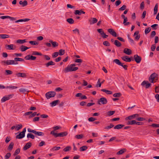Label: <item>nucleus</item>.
<instances>
[{"label":"nucleus","instance_id":"ddd939ff","mask_svg":"<svg viewBox=\"0 0 159 159\" xmlns=\"http://www.w3.org/2000/svg\"><path fill=\"white\" fill-rule=\"evenodd\" d=\"M36 57L32 56H30V55H28L25 57V59L26 60H34L36 59Z\"/></svg>","mask_w":159,"mask_h":159},{"label":"nucleus","instance_id":"4468645a","mask_svg":"<svg viewBox=\"0 0 159 159\" xmlns=\"http://www.w3.org/2000/svg\"><path fill=\"white\" fill-rule=\"evenodd\" d=\"M108 32L113 36L116 37L117 36V34L112 29H109L108 30Z\"/></svg>","mask_w":159,"mask_h":159},{"label":"nucleus","instance_id":"4be33fe9","mask_svg":"<svg viewBox=\"0 0 159 159\" xmlns=\"http://www.w3.org/2000/svg\"><path fill=\"white\" fill-rule=\"evenodd\" d=\"M19 3L20 4L22 5V7H25L27 5V2L26 0H24L23 2L22 1H20Z\"/></svg>","mask_w":159,"mask_h":159},{"label":"nucleus","instance_id":"864d4df0","mask_svg":"<svg viewBox=\"0 0 159 159\" xmlns=\"http://www.w3.org/2000/svg\"><path fill=\"white\" fill-rule=\"evenodd\" d=\"M151 29L150 27H148L147 28H146L145 30V34H147L148 33H149L150 31H151Z\"/></svg>","mask_w":159,"mask_h":159},{"label":"nucleus","instance_id":"5fc2aeb1","mask_svg":"<svg viewBox=\"0 0 159 159\" xmlns=\"http://www.w3.org/2000/svg\"><path fill=\"white\" fill-rule=\"evenodd\" d=\"M20 152V149L19 148L17 149L13 155L16 156Z\"/></svg>","mask_w":159,"mask_h":159},{"label":"nucleus","instance_id":"603ef678","mask_svg":"<svg viewBox=\"0 0 159 159\" xmlns=\"http://www.w3.org/2000/svg\"><path fill=\"white\" fill-rule=\"evenodd\" d=\"M11 154L10 153H7L5 156V159H8L11 157Z\"/></svg>","mask_w":159,"mask_h":159},{"label":"nucleus","instance_id":"680f3d73","mask_svg":"<svg viewBox=\"0 0 159 159\" xmlns=\"http://www.w3.org/2000/svg\"><path fill=\"white\" fill-rule=\"evenodd\" d=\"M32 55H38L39 56H41L42 54L41 53L37 52H33L32 53Z\"/></svg>","mask_w":159,"mask_h":159},{"label":"nucleus","instance_id":"5701e85b","mask_svg":"<svg viewBox=\"0 0 159 159\" xmlns=\"http://www.w3.org/2000/svg\"><path fill=\"white\" fill-rule=\"evenodd\" d=\"M25 136V134L22 133V132H21L19 134L16 136V138L18 139H21L23 138Z\"/></svg>","mask_w":159,"mask_h":159},{"label":"nucleus","instance_id":"393cba45","mask_svg":"<svg viewBox=\"0 0 159 159\" xmlns=\"http://www.w3.org/2000/svg\"><path fill=\"white\" fill-rule=\"evenodd\" d=\"M49 42L51 43L53 47H55L58 46V43L56 41H53L52 40H50Z\"/></svg>","mask_w":159,"mask_h":159},{"label":"nucleus","instance_id":"a211bd4d","mask_svg":"<svg viewBox=\"0 0 159 159\" xmlns=\"http://www.w3.org/2000/svg\"><path fill=\"white\" fill-rule=\"evenodd\" d=\"M123 52L128 55H130L132 53L131 50L128 48H125Z\"/></svg>","mask_w":159,"mask_h":159},{"label":"nucleus","instance_id":"052dcab7","mask_svg":"<svg viewBox=\"0 0 159 159\" xmlns=\"http://www.w3.org/2000/svg\"><path fill=\"white\" fill-rule=\"evenodd\" d=\"M101 83H100V79H99L98 80V82H97V85L96 87H101Z\"/></svg>","mask_w":159,"mask_h":159},{"label":"nucleus","instance_id":"79ce46f5","mask_svg":"<svg viewBox=\"0 0 159 159\" xmlns=\"http://www.w3.org/2000/svg\"><path fill=\"white\" fill-rule=\"evenodd\" d=\"M97 31L101 35H103L104 34V32L102 29H97Z\"/></svg>","mask_w":159,"mask_h":159},{"label":"nucleus","instance_id":"6e6552de","mask_svg":"<svg viewBox=\"0 0 159 159\" xmlns=\"http://www.w3.org/2000/svg\"><path fill=\"white\" fill-rule=\"evenodd\" d=\"M13 95L10 94L7 96L3 97L1 100V102H4L6 101L9 100L10 98L12 97Z\"/></svg>","mask_w":159,"mask_h":159},{"label":"nucleus","instance_id":"2f4dec72","mask_svg":"<svg viewBox=\"0 0 159 159\" xmlns=\"http://www.w3.org/2000/svg\"><path fill=\"white\" fill-rule=\"evenodd\" d=\"M136 121L135 120H130L127 122V124L129 125H133L135 124Z\"/></svg>","mask_w":159,"mask_h":159},{"label":"nucleus","instance_id":"7ed1b4c3","mask_svg":"<svg viewBox=\"0 0 159 159\" xmlns=\"http://www.w3.org/2000/svg\"><path fill=\"white\" fill-rule=\"evenodd\" d=\"M78 68L77 67H74L67 66L65 69L63 71L65 73H66L69 72L75 71L78 70Z\"/></svg>","mask_w":159,"mask_h":159},{"label":"nucleus","instance_id":"13d9d810","mask_svg":"<svg viewBox=\"0 0 159 159\" xmlns=\"http://www.w3.org/2000/svg\"><path fill=\"white\" fill-rule=\"evenodd\" d=\"M114 126V125L112 124H110V125L109 126H106L105 128V129H109L111 128H112Z\"/></svg>","mask_w":159,"mask_h":159},{"label":"nucleus","instance_id":"b1692460","mask_svg":"<svg viewBox=\"0 0 159 159\" xmlns=\"http://www.w3.org/2000/svg\"><path fill=\"white\" fill-rule=\"evenodd\" d=\"M29 48H28L25 46L22 45L20 47V49L22 52H24Z\"/></svg>","mask_w":159,"mask_h":159},{"label":"nucleus","instance_id":"4d7b16f0","mask_svg":"<svg viewBox=\"0 0 159 159\" xmlns=\"http://www.w3.org/2000/svg\"><path fill=\"white\" fill-rule=\"evenodd\" d=\"M103 44L107 46H110V43L107 41H105L103 42Z\"/></svg>","mask_w":159,"mask_h":159},{"label":"nucleus","instance_id":"dca6fc26","mask_svg":"<svg viewBox=\"0 0 159 159\" xmlns=\"http://www.w3.org/2000/svg\"><path fill=\"white\" fill-rule=\"evenodd\" d=\"M32 144L30 142L27 143L23 148V149L24 150H26L30 148Z\"/></svg>","mask_w":159,"mask_h":159},{"label":"nucleus","instance_id":"de8ad7c7","mask_svg":"<svg viewBox=\"0 0 159 159\" xmlns=\"http://www.w3.org/2000/svg\"><path fill=\"white\" fill-rule=\"evenodd\" d=\"M29 43L32 45H37L38 43L36 42L35 41H29Z\"/></svg>","mask_w":159,"mask_h":159},{"label":"nucleus","instance_id":"a878e982","mask_svg":"<svg viewBox=\"0 0 159 159\" xmlns=\"http://www.w3.org/2000/svg\"><path fill=\"white\" fill-rule=\"evenodd\" d=\"M19 90L20 92L25 94L29 92L27 89L24 88H20L19 89Z\"/></svg>","mask_w":159,"mask_h":159},{"label":"nucleus","instance_id":"ea45409f","mask_svg":"<svg viewBox=\"0 0 159 159\" xmlns=\"http://www.w3.org/2000/svg\"><path fill=\"white\" fill-rule=\"evenodd\" d=\"M27 137L28 138H30L33 139L34 138V136L33 134L31 133H28L27 134Z\"/></svg>","mask_w":159,"mask_h":159},{"label":"nucleus","instance_id":"c9c22d12","mask_svg":"<svg viewBox=\"0 0 159 159\" xmlns=\"http://www.w3.org/2000/svg\"><path fill=\"white\" fill-rule=\"evenodd\" d=\"M70 24H72L74 23V20L71 18L67 19L66 20Z\"/></svg>","mask_w":159,"mask_h":159},{"label":"nucleus","instance_id":"8fccbe9b","mask_svg":"<svg viewBox=\"0 0 159 159\" xmlns=\"http://www.w3.org/2000/svg\"><path fill=\"white\" fill-rule=\"evenodd\" d=\"M115 112V111H110L107 112V114L109 116H111L113 115Z\"/></svg>","mask_w":159,"mask_h":159},{"label":"nucleus","instance_id":"1a4fd4ad","mask_svg":"<svg viewBox=\"0 0 159 159\" xmlns=\"http://www.w3.org/2000/svg\"><path fill=\"white\" fill-rule=\"evenodd\" d=\"M139 116V114H135L133 115L129 116L125 118V120H131L133 119L136 118L137 117Z\"/></svg>","mask_w":159,"mask_h":159},{"label":"nucleus","instance_id":"72a5a7b5","mask_svg":"<svg viewBox=\"0 0 159 159\" xmlns=\"http://www.w3.org/2000/svg\"><path fill=\"white\" fill-rule=\"evenodd\" d=\"M158 4L157 3L156 4L154 8V15H155L157 14V12L158 11Z\"/></svg>","mask_w":159,"mask_h":159},{"label":"nucleus","instance_id":"3c124183","mask_svg":"<svg viewBox=\"0 0 159 159\" xmlns=\"http://www.w3.org/2000/svg\"><path fill=\"white\" fill-rule=\"evenodd\" d=\"M121 95L120 93H116L113 94V96L114 97H119Z\"/></svg>","mask_w":159,"mask_h":159},{"label":"nucleus","instance_id":"37998d69","mask_svg":"<svg viewBox=\"0 0 159 159\" xmlns=\"http://www.w3.org/2000/svg\"><path fill=\"white\" fill-rule=\"evenodd\" d=\"M61 148V147H53L51 149V150L52 151H57Z\"/></svg>","mask_w":159,"mask_h":159},{"label":"nucleus","instance_id":"58836bf2","mask_svg":"<svg viewBox=\"0 0 159 159\" xmlns=\"http://www.w3.org/2000/svg\"><path fill=\"white\" fill-rule=\"evenodd\" d=\"M71 149V147L70 146H67L63 149V151L64 152H66L70 150Z\"/></svg>","mask_w":159,"mask_h":159},{"label":"nucleus","instance_id":"09e8293b","mask_svg":"<svg viewBox=\"0 0 159 159\" xmlns=\"http://www.w3.org/2000/svg\"><path fill=\"white\" fill-rule=\"evenodd\" d=\"M65 50L62 49H60L59 51V55L60 56L62 55L65 54Z\"/></svg>","mask_w":159,"mask_h":159},{"label":"nucleus","instance_id":"49530a36","mask_svg":"<svg viewBox=\"0 0 159 159\" xmlns=\"http://www.w3.org/2000/svg\"><path fill=\"white\" fill-rule=\"evenodd\" d=\"M22 125L21 124L18 125L16 126V130L18 131L21 129L22 128Z\"/></svg>","mask_w":159,"mask_h":159},{"label":"nucleus","instance_id":"338daca9","mask_svg":"<svg viewBox=\"0 0 159 159\" xmlns=\"http://www.w3.org/2000/svg\"><path fill=\"white\" fill-rule=\"evenodd\" d=\"M156 48V45L155 44L152 45L151 47V50L152 51H154Z\"/></svg>","mask_w":159,"mask_h":159},{"label":"nucleus","instance_id":"774afa93","mask_svg":"<svg viewBox=\"0 0 159 159\" xmlns=\"http://www.w3.org/2000/svg\"><path fill=\"white\" fill-rule=\"evenodd\" d=\"M121 3V2L120 0H118L116 1L115 3V5L116 6H119Z\"/></svg>","mask_w":159,"mask_h":159},{"label":"nucleus","instance_id":"473e14b6","mask_svg":"<svg viewBox=\"0 0 159 159\" xmlns=\"http://www.w3.org/2000/svg\"><path fill=\"white\" fill-rule=\"evenodd\" d=\"M9 37V36L8 35L5 34H0V38L1 39H5Z\"/></svg>","mask_w":159,"mask_h":159},{"label":"nucleus","instance_id":"f257e3e1","mask_svg":"<svg viewBox=\"0 0 159 159\" xmlns=\"http://www.w3.org/2000/svg\"><path fill=\"white\" fill-rule=\"evenodd\" d=\"M50 134L53 135L56 138H57L66 136L67 135L68 133L66 131H64L59 133H55L54 130H53L51 132Z\"/></svg>","mask_w":159,"mask_h":159},{"label":"nucleus","instance_id":"a18cd8bd","mask_svg":"<svg viewBox=\"0 0 159 159\" xmlns=\"http://www.w3.org/2000/svg\"><path fill=\"white\" fill-rule=\"evenodd\" d=\"M14 59L15 60V61H16V62H17V61H24V60L23 59L19 57H16L14 58Z\"/></svg>","mask_w":159,"mask_h":159},{"label":"nucleus","instance_id":"6ab92c4d","mask_svg":"<svg viewBox=\"0 0 159 159\" xmlns=\"http://www.w3.org/2000/svg\"><path fill=\"white\" fill-rule=\"evenodd\" d=\"M121 59L123 60L126 62H130L131 60L130 58L128 57L127 56L123 57H121Z\"/></svg>","mask_w":159,"mask_h":159},{"label":"nucleus","instance_id":"412c9836","mask_svg":"<svg viewBox=\"0 0 159 159\" xmlns=\"http://www.w3.org/2000/svg\"><path fill=\"white\" fill-rule=\"evenodd\" d=\"M139 34V31H137L135 32L134 34V36H135V39L136 40H138L140 38V35L139 34Z\"/></svg>","mask_w":159,"mask_h":159},{"label":"nucleus","instance_id":"9b49d317","mask_svg":"<svg viewBox=\"0 0 159 159\" xmlns=\"http://www.w3.org/2000/svg\"><path fill=\"white\" fill-rule=\"evenodd\" d=\"M141 85L142 86L145 85L146 88L148 89L150 86L151 85V84L149 83L148 81L144 80L142 83Z\"/></svg>","mask_w":159,"mask_h":159},{"label":"nucleus","instance_id":"2eb2a0df","mask_svg":"<svg viewBox=\"0 0 159 159\" xmlns=\"http://www.w3.org/2000/svg\"><path fill=\"white\" fill-rule=\"evenodd\" d=\"M16 75L18 77L25 78L26 77V74L24 73H18L16 74Z\"/></svg>","mask_w":159,"mask_h":159},{"label":"nucleus","instance_id":"bb28decb","mask_svg":"<svg viewBox=\"0 0 159 159\" xmlns=\"http://www.w3.org/2000/svg\"><path fill=\"white\" fill-rule=\"evenodd\" d=\"M124 126V125L118 124L116 125L114 128L115 129H120Z\"/></svg>","mask_w":159,"mask_h":159},{"label":"nucleus","instance_id":"c85d7f7f","mask_svg":"<svg viewBox=\"0 0 159 159\" xmlns=\"http://www.w3.org/2000/svg\"><path fill=\"white\" fill-rule=\"evenodd\" d=\"M59 102V100H57L52 102L50 103V104L51 106L54 107Z\"/></svg>","mask_w":159,"mask_h":159},{"label":"nucleus","instance_id":"0e129e2a","mask_svg":"<svg viewBox=\"0 0 159 159\" xmlns=\"http://www.w3.org/2000/svg\"><path fill=\"white\" fill-rule=\"evenodd\" d=\"M144 7V2H142L140 4V8L141 9H143Z\"/></svg>","mask_w":159,"mask_h":159},{"label":"nucleus","instance_id":"c03bdc74","mask_svg":"<svg viewBox=\"0 0 159 159\" xmlns=\"http://www.w3.org/2000/svg\"><path fill=\"white\" fill-rule=\"evenodd\" d=\"M83 135L82 134L76 135L75 136V138L77 139H80L83 138Z\"/></svg>","mask_w":159,"mask_h":159},{"label":"nucleus","instance_id":"aec40b11","mask_svg":"<svg viewBox=\"0 0 159 159\" xmlns=\"http://www.w3.org/2000/svg\"><path fill=\"white\" fill-rule=\"evenodd\" d=\"M85 12L82 10H76L75 11L74 14L75 15H80L81 14H85Z\"/></svg>","mask_w":159,"mask_h":159},{"label":"nucleus","instance_id":"9d476101","mask_svg":"<svg viewBox=\"0 0 159 159\" xmlns=\"http://www.w3.org/2000/svg\"><path fill=\"white\" fill-rule=\"evenodd\" d=\"M134 59L135 61L137 63H140L141 60V58L137 54H136L134 56Z\"/></svg>","mask_w":159,"mask_h":159},{"label":"nucleus","instance_id":"f03ea898","mask_svg":"<svg viewBox=\"0 0 159 159\" xmlns=\"http://www.w3.org/2000/svg\"><path fill=\"white\" fill-rule=\"evenodd\" d=\"M1 63L3 65L7 66L11 65H17L18 64V62L15 61V60H8L6 61H3L1 62Z\"/></svg>","mask_w":159,"mask_h":159},{"label":"nucleus","instance_id":"0eeeda50","mask_svg":"<svg viewBox=\"0 0 159 159\" xmlns=\"http://www.w3.org/2000/svg\"><path fill=\"white\" fill-rule=\"evenodd\" d=\"M107 102V99L104 97L101 98L98 101V103L99 105L105 104Z\"/></svg>","mask_w":159,"mask_h":159},{"label":"nucleus","instance_id":"f3484780","mask_svg":"<svg viewBox=\"0 0 159 159\" xmlns=\"http://www.w3.org/2000/svg\"><path fill=\"white\" fill-rule=\"evenodd\" d=\"M89 21L90 22V24L91 25L97 23L98 21V20L95 18H92L89 20Z\"/></svg>","mask_w":159,"mask_h":159},{"label":"nucleus","instance_id":"cd10ccee","mask_svg":"<svg viewBox=\"0 0 159 159\" xmlns=\"http://www.w3.org/2000/svg\"><path fill=\"white\" fill-rule=\"evenodd\" d=\"M114 44L117 47H120L121 45V43L117 40H115Z\"/></svg>","mask_w":159,"mask_h":159},{"label":"nucleus","instance_id":"39448f33","mask_svg":"<svg viewBox=\"0 0 159 159\" xmlns=\"http://www.w3.org/2000/svg\"><path fill=\"white\" fill-rule=\"evenodd\" d=\"M157 75L155 73H153L151 75L150 77L149 78V80L151 83H153L156 82V81L154 80H157V79H156Z\"/></svg>","mask_w":159,"mask_h":159},{"label":"nucleus","instance_id":"a19ab883","mask_svg":"<svg viewBox=\"0 0 159 159\" xmlns=\"http://www.w3.org/2000/svg\"><path fill=\"white\" fill-rule=\"evenodd\" d=\"M88 148L87 146H84L80 148V151H83L86 150Z\"/></svg>","mask_w":159,"mask_h":159},{"label":"nucleus","instance_id":"69168bd1","mask_svg":"<svg viewBox=\"0 0 159 159\" xmlns=\"http://www.w3.org/2000/svg\"><path fill=\"white\" fill-rule=\"evenodd\" d=\"M45 142H44L43 141H42L39 144V146L40 147H41L43 146V145H45Z\"/></svg>","mask_w":159,"mask_h":159},{"label":"nucleus","instance_id":"7c9ffc66","mask_svg":"<svg viewBox=\"0 0 159 159\" xmlns=\"http://www.w3.org/2000/svg\"><path fill=\"white\" fill-rule=\"evenodd\" d=\"M34 134L38 136H43L44 135L43 133L41 132L37 131L35 130Z\"/></svg>","mask_w":159,"mask_h":159},{"label":"nucleus","instance_id":"f8f14e48","mask_svg":"<svg viewBox=\"0 0 159 159\" xmlns=\"http://www.w3.org/2000/svg\"><path fill=\"white\" fill-rule=\"evenodd\" d=\"M5 47L7 49L9 50H14L16 48V46L12 44L10 45L6 44L5 45Z\"/></svg>","mask_w":159,"mask_h":159},{"label":"nucleus","instance_id":"bf43d9fd","mask_svg":"<svg viewBox=\"0 0 159 159\" xmlns=\"http://www.w3.org/2000/svg\"><path fill=\"white\" fill-rule=\"evenodd\" d=\"M136 120L138 121H142L145 120V119L143 117H138L136 118Z\"/></svg>","mask_w":159,"mask_h":159},{"label":"nucleus","instance_id":"20e7f679","mask_svg":"<svg viewBox=\"0 0 159 159\" xmlns=\"http://www.w3.org/2000/svg\"><path fill=\"white\" fill-rule=\"evenodd\" d=\"M113 62L117 65L122 66L125 70H127V66L126 65H123L124 64L122 63L118 59H114L113 60Z\"/></svg>","mask_w":159,"mask_h":159},{"label":"nucleus","instance_id":"423d86ee","mask_svg":"<svg viewBox=\"0 0 159 159\" xmlns=\"http://www.w3.org/2000/svg\"><path fill=\"white\" fill-rule=\"evenodd\" d=\"M56 94L54 91H50L46 93L45 96L47 99H49L51 98L54 97Z\"/></svg>","mask_w":159,"mask_h":159},{"label":"nucleus","instance_id":"c756f323","mask_svg":"<svg viewBox=\"0 0 159 159\" xmlns=\"http://www.w3.org/2000/svg\"><path fill=\"white\" fill-rule=\"evenodd\" d=\"M55 65V63L52 61H50L46 64V67H48L49 66H53Z\"/></svg>","mask_w":159,"mask_h":159},{"label":"nucleus","instance_id":"e2e57ef3","mask_svg":"<svg viewBox=\"0 0 159 159\" xmlns=\"http://www.w3.org/2000/svg\"><path fill=\"white\" fill-rule=\"evenodd\" d=\"M58 55V52H54L52 55V57L53 58H55L57 57Z\"/></svg>","mask_w":159,"mask_h":159},{"label":"nucleus","instance_id":"f704fd0d","mask_svg":"<svg viewBox=\"0 0 159 159\" xmlns=\"http://www.w3.org/2000/svg\"><path fill=\"white\" fill-rule=\"evenodd\" d=\"M14 144L13 142H11L8 148V149L10 151H11L13 148Z\"/></svg>","mask_w":159,"mask_h":159},{"label":"nucleus","instance_id":"6e6d98bb","mask_svg":"<svg viewBox=\"0 0 159 159\" xmlns=\"http://www.w3.org/2000/svg\"><path fill=\"white\" fill-rule=\"evenodd\" d=\"M126 8V6L125 5H123L121 7L119 8V10L122 11L125 10Z\"/></svg>","mask_w":159,"mask_h":159},{"label":"nucleus","instance_id":"4c0bfd02","mask_svg":"<svg viewBox=\"0 0 159 159\" xmlns=\"http://www.w3.org/2000/svg\"><path fill=\"white\" fill-rule=\"evenodd\" d=\"M17 87L15 86H12V85L7 86L6 87H5V88H6V89L9 88V89H17Z\"/></svg>","mask_w":159,"mask_h":159},{"label":"nucleus","instance_id":"e433bc0d","mask_svg":"<svg viewBox=\"0 0 159 159\" xmlns=\"http://www.w3.org/2000/svg\"><path fill=\"white\" fill-rule=\"evenodd\" d=\"M5 74L6 75H11L12 74L13 72L11 70H5Z\"/></svg>","mask_w":159,"mask_h":159}]
</instances>
